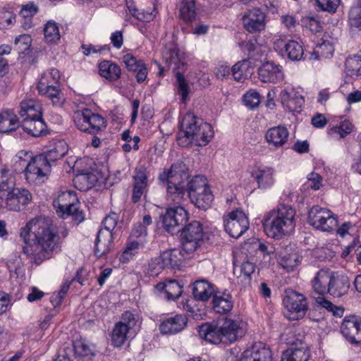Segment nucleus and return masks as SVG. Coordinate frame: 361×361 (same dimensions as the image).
Wrapping results in <instances>:
<instances>
[{"label": "nucleus", "mask_w": 361, "mask_h": 361, "mask_svg": "<svg viewBox=\"0 0 361 361\" xmlns=\"http://www.w3.org/2000/svg\"><path fill=\"white\" fill-rule=\"evenodd\" d=\"M163 60L169 68L175 71L180 68V59L178 49L174 46L166 47L163 52Z\"/></svg>", "instance_id": "obj_38"}, {"label": "nucleus", "mask_w": 361, "mask_h": 361, "mask_svg": "<svg viewBox=\"0 0 361 361\" xmlns=\"http://www.w3.org/2000/svg\"><path fill=\"white\" fill-rule=\"evenodd\" d=\"M279 263L284 269L290 271L300 263L299 257L296 253L285 254L281 257Z\"/></svg>", "instance_id": "obj_47"}, {"label": "nucleus", "mask_w": 361, "mask_h": 361, "mask_svg": "<svg viewBox=\"0 0 361 361\" xmlns=\"http://www.w3.org/2000/svg\"><path fill=\"white\" fill-rule=\"evenodd\" d=\"M133 185L146 188L147 186V170L145 167L140 166L135 169L133 176Z\"/></svg>", "instance_id": "obj_50"}, {"label": "nucleus", "mask_w": 361, "mask_h": 361, "mask_svg": "<svg viewBox=\"0 0 361 361\" xmlns=\"http://www.w3.org/2000/svg\"><path fill=\"white\" fill-rule=\"evenodd\" d=\"M126 325H123L121 322H116L114 327L111 341L112 344L116 347L122 346L126 341L127 334L129 332Z\"/></svg>", "instance_id": "obj_40"}, {"label": "nucleus", "mask_w": 361, "mask_h": 361, "mask_svg": "<svg viewBox=\"0 0 361 361\" xmlns=\"http://www.w3.org/2000/svg\"><path fill=\"white\" fill-rule=\"evenodd\" d=\"M239 361H273L272 353L269 348L262 346L261 343L254 345L243 352Z\"/></svg>", "instance_id": "obj_24"}, {"label": "nucleus", "mask_w": 361, "mask_h": 361, "mask_svg": "<svg viewBox=\"0 0 361 361\" xmlns=\"http://www.w3.org/2000/svg\"><path fill=\"white\" fill-rule=\"evenodd\" d=\"M73 348L75 354L78 357L93 356V350L85 342L78 341L74 343Z\"/></svg>", "instance_id": "obj_51"}, {"label": "nucleus", "mask_w": 361, "mask_h": 361, "mask_svg": "<svg viewBox=\"0 0 361 361\" xmlns=\"http://www.w3.org/2000/svg\"><path fill=\"white\" fill-rule=\"evenodd\" d=\"M32 38L28 35H20L15 39L14 49L19 54H25L30 49Z\"/></svg>", "instance_id": "obj_46"}, {"label": "nucleus", "mask_w": 361, "mask_h": 361, "mask_svg": "<svg viewBox=\"0 0 361 361\" xmlns=\"http://www.w3.org/2000/svg\"><path fill=\"white\" fill-rule=\"evenodd\" d=\"M283 107L289 111H296L304 104V98L294 88H286L279 94Z\"/></svg>", "instance_id": "obj_21"}, {"label": "nucleus", "mask_w": 361, "mask_h": 361, "mask_svg": "<svg viewBox=\"0 0 361 361\" xmlns=\"http://www.w3.org/2000/svg\"><path fill=\"white\" fill-rule=\"evenodd\" d=\"M286 309L290 313L291 319H298L302 317L307 310V302L305 296L295 290L286 292L283 300Z\"/></svg>", "instance_id": "obj_15"}, {"label": "nucleus", "mask_w": 361, "mask_h": 361, "mask_svg": "<svg viewBox=\"0 0 361 361\" xmlns=\"http://www.w3.org/2000/svg\"><path fill=\"white\" fill-rule=\"evenodd\" d=\"M243 102L245 106L252 109L259 105L260 102V95L256 91H249L244 94Z\"/></svg>", "instance_id": "obj_58"}, {"label": "nucleus", "mask_w": 361, "mask_h": 361, "mask_svg": "<svg viewBox=\"0 0 361 361\" xmlns=\"http://www.w3.org/2000/svg\"><path fill=\"white\" fill-rule=\"evenodd\" d=\"M288 135V129L284 126H279L269 129L265 137L268 142L273 144L275 147H281L287 142Z\"/></svg>", "instance_id": "obj_29"}, {"label": "nucleus", "mask_w": 361, "mask_h": 361, "mask_svg": "<svg viewBox=\"0 0 361 361\" xmlns=\"http://www.w3.org/2000/svg\"><path fill=\"white\" fill-rule=\"evenodd\" d=\"M242 20L244 27L251 33L260 32L265 27V14L257 8L246 12Z\"/></svg>", "instance_id": "obj_18"}, {"label": "nucleus", "mask_w": 361, "mask_h": 361, "mask_svg": "<svg viewBox=\"0 0 361 361\" xmlns=\"http://www.w3.org/2000/svg\"><path fill=\"white\" fill-rule=\"evenodd\" d=\"M183 286L176 280H170L166 283V294L169 300L178 299L183 292Z\"/></svg>", "instance_id": "obj_45"}, {"label": "nucleus", "mask_w": 361, "mask_h": 361, "mask_svg": "<svg viewBox=\"0 0 361 361\" xmlns=\"http://www.w3.org/2000/svg\"><path fill=\"white\" fill-rule=\"evenodd\" d=\"M121 320L119 322L123 323V325H126L130 330L136 326L138 321V315L130 311H126L121 314Z\"/></svg>", "instance_id": "obj_57"}, {"label": "nucleus", "mask_w": 361, "mask_h": 361, "mask_svg": "<svg viewBox=\"0 0 361 361\" xmlns=\"http://www.w3.org/2000/svg\"><path fill=\"white\" fill-rule=\"evenodd\" d=\"M310 357V350L304 343L292 344L281 356V361H308Z\"/></svg>", "instance_id": "obj_23"}, {"label": "nucleus", "mask_w": 361, "mask_h": 361, "mask_svg": "<svg viewBox=\"0 0 361 361\" xmlns=\"http://www.w3.org/2000/svg\"><path fill=\"white\" fill-rule=\"evenodd\" d=\"M223 331V343H231L243 337L247 331V324L239 318L225 317L221 320Z\"/></svg>", "instance_id": "obj_14"}, {"label": "nucleus", "mask_w": 361, "mask_h": 361, "mask_svg": "<svg viewBox=\"0 0 361 361\" xmlns=\"http://www.w3.org/2000/svg\"><path fill=\"white\" fill-rule=\"evenodd\" d=\"M160 257L166 268L171 269L179 268L183 259L182 253L178 249L166 250L160 254Z\"/></svg>", "instance_id": "obj_35"}, {"label": "nucleus", "mask_w": 361, "mask_h": 361, "mask_svg": "<svg viewBox=\"0 0 361 361\" xmlns=\"http://www.w3.org/2000/svg\"><path fill=\"white\" fill-rule=\"evenodd\" d=\"M285 51L288 59L292 61L302 59L304 51L302 47L296 41L290 40L284 45Z\"/></svg>", "instance_id": "obj_41"}, {"label": "nucleus", "mask_w": 361, "mask_h": 361, "mask_svg": "<svg viewBox=\"0 0 361 361\" xmlns=\"http://www.w3.org/2000/svg\"><path fill=\"white\" fill-rule=\"evenodd\" d=\"M213 286L207 280L200 279L194 282L192 294L195 300L207 301L213 295Z\"/></svg>", "instance_id": "obj_28"}, {"label": "nucleus", "mask_w": 361, "mask_h": 361, "mask_svg": "<svg viewBox=\"0 0 361 361\" xmlns=\"http://www.w3.org/2000/svg\"><path fill=\"white\" fill-rule=\"evenodd\" d=\"M233 306V302L231 295L213 296L212 307L216 312L219 314H226L232 310Z\"/></svg>", "instance_id": "obj_37"}, {"label": "nucleus", "mask_w": 361, "mask_h": 361, "mask_svg": "<svg viewBox=\"0 0 361 361\" xmlns=\"http://www.w3.org/2000/svg\"><path fill=\"white\" fill-rule=\"evenodd\" d=\"M346 66L352 75H361V59L359 57L347 59Z\"/></svg>", "instance_id": "obj_59"}, {"label": "nucleus", "mask_w": 361, "mask_h": 361, "mask_svg": "<svg viewBox=\"0 0 361 361\" xmlns=\"http://www.w3.org/2000/svg\"><path fill=\"white\" fill-rule=\"evenodd\" d=\"M60 78L59 71L52 68L42 75L37 84L39 92L51 99L53 105L59 106H62L65 101L63 94L58 88Z\"/></svg>", "instance_id": "obj_6"}, {"label": "nucleus", "mask_w": 361, "mask_h": 361, "mask_svg": "<svg viewBox=\"0 0 361 361\" xmlns=\"http://www.w3.org/2000/svg\"><path fill=\"white\" fill-rule=\"evenodd\" d=\"M1 196L5 197L6 207L11 211L23 210L32 200V195L24 188H14V182L3 183Z\"/></svg>", "instance_id": "obj_7"}, {"label": "nucleus", "mask_w": 361, "mask_h": 361, "mask_svg": "<svg viewBox=\"0 0 361 361\" xmlns=\"http://www.w3.org/2000/svg\"><path fill=\"white\" fill-rule=\"evenodd\" d=\"M122 61L127 69L130 71L137 68V66H139L141 60H137L136 57L131 54H126L122 57Z\"/></svg>", "instance_id": "obj_63"}, {"label": "nucleus", "mask_w": 361, "mask_h": 361, "mask_svg": "<svg viewBox=\"0 0 361 361\" xmlns=\"http://www.w3.org/2000/svg\"><path fill=\"white\" fill-rule=\"evenodd\" d=\"M314 293L319 295L329 294L334 298L345 295L350 288L348 277L331 271L329 269H322L312 281Z\"/></svg>", "instance_id": "obj_5"}, {"label": "nucleus", "mask_w": 361, "mask_h": 361, "mask_svg": "<svg viewBox=\"0 0 361 361\" xmlns=\"http://www.w3.org/2000/svg\"><path fill=\"white\" fill-rule=\"evenodd\" d=\"M190 200L198 208L207 210L211 207L214 196L209 187H207L204 190L195 194V198H191Z\"/></svg>", "instance_id": "obj_39"}, {"label": "nucleus", "mask_w": 361, "mask_h": 361, "mask_svg": "<svg viewBox=\"0 0 361 361\" xmlns=\"http://www.w3.org/2000/svg\"><path fill=\"white\" fill-rule=\"evenodd\" d=\"M308 223L317 229L330 232L338 226L337 216L326 208L313 206L308 212Z\"/></svg>", "instance_id": "obj_10"}, {"label": "nucleus", "mask_w": 361, "mask_h": 361, "mask_svg": "<svg viewBox=\"0 0 361 361\" xmlns=\"http://www.w3.org/2000/svg\"><path fill=\"white\" fill-rule=\"evenodd\" d=\"M20 237L25 244L23 252L39 265L58 248L59 237L49 218L39 216L29 221L20 229Z\"/></svg>", "instance_id": "obj_1"}, {"label": "nucleus", "mask_w": 361, "mask_h": 361, "mask_svg": "<svg viewBox=\"0 0 361 361\" xmlns=\"http://www.w3.org/2000/svg\"><path fill=\"white\" fill-rule=\"evenodd\" d=\"M99 75L110 81H116L121 78L120 67L111 61H103L99 64Z\"/></svg>", "instance_id": "obj_33"}, {"label": "nucleus", "mask_w": 361, "mask_h": 361, "mask_svg": "<svg viewBox=\"0 0 361 361\" xmlns=\"http://www.w3.org/2000/svg\"><path fill=\"white\" fill-rule=\"evenodd\" d=\"M37 6L33 3H29L23 6L20 15L23 18H28L34 16L37 12Z\"/></svg>", "instance_id": "obj_64"}, {"label": "nucleus", "mask_w": 361, "mask_h": 361, "mask_svg": "<svg viewBox=\"0 0 361 361\" xmlns=\"http://www.w3.org/2000/svg\"><path fill=\"white\" fill-rule=\"evenodd\" d=\"M180 232L182 248L187 254L192 253L201 245L204 231L202 224L200 221H192L185 224Z\"/></svg>", "instance_id": "obj_9"}, {"label": "nucleus", "mask_w": 361, "mask_h": 361, "mask_svg": "<svg viewBox=\"0 0 361 361\" xmlns=\"http://www.w3.org/2000/svg\"><path fill=\"white\" fill-rule=\"evenodd\" d=\"M44 39L49 43H57L59 41L61 35L57 24L54 21H48L45 25Z\"/></svg>", "instance_id": "obj_42"}, {"label": "nucleus", "mask_w": 361, "mask_h": 361, "mask_svg": "<svg viewBox=\"0 0 361 361\" xmlns=\"http://www.w3.org/2000/svg\"><path fill=\"white\" fill-rule=\"evenodd\" d=\"M75 202H78V199L75 192L64 191L54 200L53 205L56 208V213L62 218H65L72 212V209L75 210Z\"/></svg>", "instance_id": "obj_17"}, {"label": "nucleus", "mask_w": 361, "mask_h": 361, "mask_svg": "<svg viewBox=\"0 0 361 361\" xmlns=\"http://www.w3.org/2000/svg\"><path fill=\"white\" fill-rule=\"evenodd\" d=\"M71 281H66L62 284L60 290L57 293H54L51 298V302L54 307H56L61 303L62 300L68 293Z\"/></svg>", "instance_id": "obj_55"}, {"label": "nucleus", "mask_w": 361, "mask_h": 361, "mask_svg": "<svg viewBox=\"0 0 361 361\" xmlns=\"http://www.w3.org/2000/svg\"><path fill=\"white\" fill-rule=\"evenodd\" d=\"M353 128V126L352 123L349 121L345 120L341 123L340 126H336L331 128L330 133L331 135L338 134L340 135V138H343L350 134Z\"/></svg>", "instance_id": "obj_49"}, {"label": "nucleus", "mask_w": 361, "mask_h": 361, "mask_svg": "<svg viewBox=\"0 0 361 361\" xmlns=\"http://www.w3.org/2000/svg\"><path fill=\"white\" fill-rule=\"evenodd\" d=\"M322 177L319 174L312 172L308 175L306 185L307 188L317 190L322 186Z\"/></svg>", "instance_id": "obj_62"}, {"label": "nucleus", "mask_w": 361, "mask_h": 361, "mask_svg": "<svg viewBox=\"0 0 361 361\" xmlns=\"http://www.w3.org/2000/svg\"><path fill=\"white\" fill-rule=\"evenodd\" d=\"M274 170L271 167L259 169L252 172V177L256 180L259 188H267L274 181Z\"/></svg>", "instance_id": "obj_32"}, {"label": "nucleus", "mask_w": 361, "mask_h": 361, "mask_svg": "<svg viewBox=\"0 0 361 361\" xmlns=\"http://www.w3.org/2000/svg\"><path fill=\"white\" fill-rule=\"evenodd\" d=\"M341 332L350 343L361 344V319L354 315L345 317L341 325Z\"/></svg>", "instance_id": "obj_16"}, {"label": "nucleus", "mask_w": 361, "mask_h": 361, "mask_svg": "<svg viewBox=\"0 0 361 361\" xmlns=\"http://www.w3.org/2000/svg\"><path fill=\"white\" fill-rule=\"evenodd\" d=\"M213 136L212 126L189 112L182 120L177 139L178 145L182 147H187L192 142L198 146H205Z\"/></svg>", "instance_id": "obj_3"}, {"label": "nucleus", "mask_w": 361, "mask_h": 361, "mask_svg": "<svg viewBox=\"0 0 361 361\" xmlns=\"http://www.w3.org/2000/svg\"><path fill=\"white\" fill-rule=\"evenodd\" d=\"M225 231L230 236L238 238L249 228V221L246 214L236 209L224 216Z\"/></svg>", "instance_id": "obj_12"}, {"label": "nucleus", "mask_w": 361, "mask_h": 361, "mask_svg": "<svg viewBox=\"0 0 361 361\" xmlns=\"http://www.w3.org/2000/svg\"><path fill=\"white\" fill-rule=\"evenodd\" d=\"M118 220V214L112 212L105 217L103 220L104 228L99 231H108L112 233V231L115 228Z\"/></svg>", "instance_id": "obj_60"}, {"label": "nucleus", "mask_w": 361, "mask_h": 361, "mask_svg": "<svg viewBox=\"0 0 361 361\" xmlns=\"http://www.w3.org/2000/svg\"><path fill=\"white\" fill-rule=\"evenodd\" d=\"M130 72L135 73L136 80L138 83L143 82L146 80L148 74L147 66L143 61H140L139 66H137V68H135V70H131Z\"/></svg>", "instance_id": "obj_61"}, {"label": "nucleus", "mask_w": 361, "mask_h": 361, "mask_svg": "<svg viewBox=\"0 0 361 361\" xmlns=\"http://www.w3.org/2000/svg\"><path fill=\"white\" fill-rule=\"evenodd\" d=\"M223 331H221V320L217 322L204 323L200 326L199 335L205 341L218 344L223 343Z\"/></svg>", "instance_id": "obj_20"}, {"label": "nucleus", "mask_w": 361, "mask_h": 361, "mask_svg": "<svg viewBox=\"0 0 361 361\" xmlns=\"http://www.w3.org/2000/svg\"><path fill=\"white\" fill-rule=\"evenodd\" d=\"M257 73L262 82L277 83L284 77L282 67L270 61L264 63L258 68Z\"/></svg>", "instance_id": "obj_19"}, {"label": "nucleus", "mask_w": 361, "mask_h": 361, "mask_svg": "<svg viewBox=\"0 0 361 361\" xmlns=\"http://www.w3.org/2000/svg\"><path fill=\"white\" fill-rule=\"evenodd\" d=\"M180 17L186 23L192 22L197 16L195 0H183L179 8Z\"/></svg>", "instance_id": "obj_36"}, {"label": "nucleus", "mask_w": 361, "mask_h": 361, "mask_svg": "<svg viewBox=\"0 0 361 361\" xmlns=\"http://www.w3.org/2000/svg\"><path fill=\"white\" fill-rule=\"evenodd\" d=\"M176 78L178 83V92L182 97L183 102H185L189 92V87L188 82L184 75L180 73H176Z\"/></svg>", "instance_id": "obj_52"}, {"label": "nucleus", "mask_w": 361, "mask_h": 361, "mask_svg": "<svg viewBox=\"0 0 361 361\" xmlns=\"http://www.w3.org/2000/svg\"><path fill=\"white\" fill-rule=\"evenodd\" d=\"M301 22L302 26L305 27L312 32L317 33L322 30L320 22L313 16H305L302 18Z\"/></svg>", "instance_id": "obj_54"}, {"label": "nucleus", "mask_w": 361, "mask_h": 361, "mask_svg": "<svg viewBox=\"0 0 361 361\" xmlns=\"http://www.w3.org/2000/svg\"><path fill=\"white\" fill-rule=\"evenodd\" d=\"M162 259L159 256L152 258L149 263L148 274L150 276H157L160 271L166 268Z\"/></svg>", "instance_id": "obj_56"}, {"label": "nucleus", "mask_w": 361, "mask_h": 361, "mask_svg": "<svg viewBox=\"0 0 361 361\" xmlns=\"http://www.w3.org/2000/svg\"><path fill=\"white\" fill-rule=\"evenodd\" d=\"M73 121L78 130L92 135L97 134L106 127L104 118L89 109L75 111Z\"/></svg>", "instance_id": "obj_8"}, {"label": "nucleus", "mask_w": 361, "mask_h": 361, "mask_svg": "<svg viewBox=\"0 0 361 361\" xmlns=\"http://www.w3.org/2000/svg\"><path fill=\"white\" fill-rule=\"evenodd\" d=\"M295 211L291 207L279 205L264 215L262 225L265 233L274 239L290 234L295 226Z\"/></svg>", "instance_id": "obj_4"}, {"label": "nucleus", "mask_w": 361, "mask_h": 361, "mask_svg": "<svg viewBox=\"0 0 361 361\" xmlns=\"http://www.w3.org/2000/svg\"><path fill=\"white\" fill-rule=\"evenodd\" d=\"M188 219V212L185 208L179 206L167 209L162 216V223L166 231L174 235L180 231Z\"/></svg>", "instance_id": "obj_13"}, {"label": "nucleus", "mask_w": 361, "mask_h": 361, "mask_svg": "<svg viewBox=\"0 0 361 361\" xmlns=\"http://www.w3.org/2000/svg\"><path fill=\"white\" fill-rule=\"evenodd\" d=\"M51 164L39 154L34 157L26 164L24 169L25 176L30 183L39 184L51 172Z\"/></svg>", "instance_id": "obj_11"}, {"label": "nucleus", "mask_w": 361, "mask_h": 361, "mask_svg": "<svg viewBox=\"0 0 361 361\" xmlns=\"http://www.w3.org/2000/svg\"><path fill=\"white\" fill-rule=\"evenodd\" d=\"M334 51L333 44L329 41H323L321 44H317L312 56H315L314 59H317L320 57L328 58L331 56Z\"/></svg>", "instance_id": "obj_43"}, {"label": "nucleus", "mask_w": 361, "mask_h": 361, "mask_svg": "<svg viewBox=\"0 0 361 361\" xmlns=\"http://www.w3.org/2000/svg\"><path fill=\"white\" fill-rule=\"evenodd\" d=\"M21 123L23 130L33 137H39L47 134V126L42 118L22 121Z\"/></svg>", "instance_id": "obj_30"}, {"label": "nucleus", "mask_w": 361, "mask_h": 361, "mask_svg": "<svg viewBox=\"0 0 361 361\" xmlns=\"http://www.w3.org/2000/svg\"><path fill=\"white\" fill-rule=\"evenodd\" d=\"M98 181L95 173L88 169L79 170L73 178L75 187L80 191H87L91 189Z\"/></svg>", "instance_id": "obj_26"}, {"label": "nucleus", "mask_w": 361, "mask_h": 361, "mask_svg": "<svg viewBox=\"0 0 361 361\" xmlns=\"http://www.w3.org/2000/svg\"><path fill=\"white\" fill-rule=\"evenodd\" d=\"M113 245V234L108 231H99L95 240L94 255L101 257L108 253Z\"/></svg>", "instance_id": "obj_27"}, {"label": "nucleus", "mask_w": 361, "mask_h": 361, "mask_svg": "<svg viewBox=\"0 0 361 361\" xmlns=\"http://www.w3.org/2000/svg\"><path fill=\"white\" fill-rule=\"evenodd\" d=\"M68 147L64 140H59L54 143L52 148L44 154H39L43 156L49 164H52L58 159L63 157L68 152Z\"/></svg>", "instance_id": "obj_34"}, {"label": "nucleus", "mask_w": 361, "mask_h": 361, "mask_svg": "<svg viewBox=\"0 0 361 361\" xmlns=\"http://www.w3.org/2000/svg\"><path fill=\"white\" fill-rule=\"evenodd\" d=\"M18 113L22 118V121L42 118L43 114L41 104L38 102L32 99L22 101Z\"/></svg>", "instance_id": "obj_25"}, {"label": "nucleus", "mask_w": 361, "mask_h": 361, "mask_svg": "<svg viewBox=\"0 0 361 361\" xmlns=\"http://www.w3.org/2000/svg\"><path fill=\"white\" fill-rule=\"evenodd\" d=\"M159 179L166 186L168 198L177 204L195 198V194L209 187L203 176L190 178L188 168L182 161L173 163L167 171L159 174Z\"/></svg>", "instance_id": "obj_2"}, {"label": "nucleus", "mask_w": 361, "mask_h": 361, "mask_svg": "<svg viewBox=\"0 0 361 361\" xmlns=\"http://www.w3.org/2000/svg\"><path fill=\"white\" fill-rule=\"evenodd\" d=\"M188 324V317L185 314H176L161 322L159 330L162 334H174L184 329Z\"/></svg>", "instance_id": "obj_22"}, {"label": "nucleus", "mask_w": 361, "mask_h": 361, "mask_svg": "<svg viewBox=\"0 0 361 361\" xmlns=\"http://www.w3.org/2000/svg\"><path fill=\"white\" fill-rule=\"evenodd\" d=\"M349 25L351 27L360 28L361 27V0L351 7L348 14Z\"/></svg>", "instance_id": "obj_44"}, {"label": "nucleus", "mask_w": 361, "mask_h": 361, "mask_svg": "<svg viewBox=\"0 0 361 361\" xmlns=\"http://www.w3.org/2000/svg\"><path fill=\"white\" fill-rule=\"evenodd\" d=\"M141 243L137 241H133L127 244L126 247L120 257V261L123 263L128 262L135 254L137 253Z\"/></svg>", "instance_id": "obj_48"}, {"label": "nucleus", "mask_w": 361, "mask_h": 361, "mask_svg": "<svg viewBox=\"0 0 361 361\" xmlns=\"http://www.w3.org/2000/svg\"><path fill=\"white\" fill-rule=\"evenodd\" d=\"M20 126L17 116L12 110L0 113V133H7L16 130Z\"/></svg>", "instance_id": "obj_31"}, {"label": "nucleus", "mask_w": 361, "mask_h": 361, "mask_svg": "<svg viewBox=\"0 0 361 361\" xmlns=\"http://www.w3.org/2000/svg\"><path fill=\"white\" fill-rule=\"evenodd\" d=\"M316 5L323 11L335 13L340 4V0H315Z\"/></svg>", "instance_id": "obj_53"}]
</instances>
